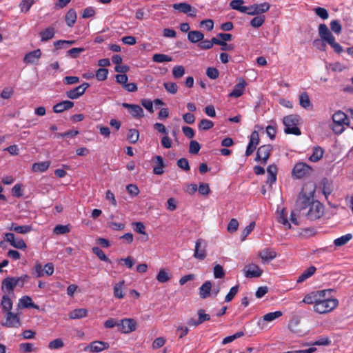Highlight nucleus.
Returning a JSON list of instances; mask_svg holds the SVG:
<instances>
[{
	"label": "nucleus",
	"instance_id": "1",
	"mask_svg": "<svg viewBox=\"0 0 353 353\" xmlns=\"http://www.w3.org/2000/svg\"><path fill=\"white\" fill-rule=\"evenodd\" d=\"M339 305V301L336 299L325 298L321 296L316 305L313 306L314 311L319 314H325L334 310Z\"/></svg>",
	"mask_w": 353,
	"mask_h": 353
},
{
	"label": "nucleus",
	"instance_id": "2",
	"mask_svg": "<svg viewBox=\"0 0 353 353\" xmlns=\"http://www.w3.org/2000/svg\"><path fill=\"white\" fill-rule=\"evenodd\" d=\"M301 117L297 114H290L283 118V124L285 125L284 132L286 134L300 135L301 130L297 127L300 123Z\"/></svg>",
	"mask_w": 353,
	"mask_h": 353
},
{
	"label": "nucleus",
	"instance_id": "3",
	"mask_svg": "<svg viewBox=\"0 0 353 353\" xmlns=\"http://www.w3.org/2000/svg\"><path fill=\"white\" fill-rule=\"evenodd\" d=\"M324 214V206L319 201L312 200L308 210L305 212H303L302 215L312 221L320 219Z\"/></svg>",
	"mask_w": 353,
	"mask_h": 353
},
{
	"label": "nucleus",
	"instance_id": "4",
	"mask_svg": "<svg viewBox=\"0 0 353 353\" xmlns=\"http://www.w3.org/2000/svg\"><path fill=\"white\" fill-rule=\"evenodd\" d=\"M312 172V169L309 165L299 162L294 166L292 175L294 179H299L310 175Z\"/></svg>",
	"mask_w": 353,
	"mask_h": 353
},
{
	"label": "nucleus",
	"instance_id": "5",
	"mask_svg": "<svg viewBox=\"0 0 353 353\" xmlns=\"http://www.w3.org/2000/svg\"><path fill=\"white\" fill-rule=\"evenodd\" d=\"M272 148H273L270 144L260 146L257 150L255 161L260 162L264 165H266L268 160L271 155Z\"/></svg>",
	"mask_w": 353,
	"mask_h": 353
},
{
	"label": "nucleus",
	"instance_id": "6",
	"mask_svg": "<svg viewBox=\"0 0 353 353\" xmlns=\"http://www.w3.org/2000/svg\"><path fill=\"white\" fill-rule=\"evenodd\" d=\"M137 322L132 318H125L119 321V331L123 334H130L136 330Z\"/></svg>",
	"mask_w": 353,
	"mask_h": 353
},
{
	"label": "nucleus",
	"instance_id": "7",
	"mask_svg": "<svg viewBox=\"0 0 353 353\" xmlns=\"http://www.w3.org/2000/svg\"><path fill=\"white\" fill-rule=\"evenodd\" d=\"M1 325L6 327L18 328L21 325L19 314L13 312H7L5 314V321H2Z\"/></svg>",
	"mask_w": 353,
	"mask_h": 353
},
{
	"label": "nucleus",
	"instance_id": "8",
	"mask_svg": "<svg viewBox=\"0 0 353 353\" xmlns=\"http://www.w3.org/2000/svg\"><path fill=\"white\" fill-rule=\"evenodd\" d=\"M312 203L311 198L305 193L301 192L296 201L295 211L299 212L301 215L310 207Z\"/></svg>",
	"mask_w": 353,
	"mask_h": 353
},
{
	"label": "nucleus",
	"instance_id": "9",
	"mask_svg": "<svg viewBox=\"0 0 353 353\" xmlns=\"http://www.w3.org/2000/svg\"><path fill=\"white\" fill-rule=\"evenodd\" d=\"M28 278V276L26 275L23 277H19V278H14V277H7L2 281L1 288L3 290L6 291H12L14 288L19 285V281H21V287L23 286V283L25 281V279Z\"/></svg>",
	"mask_w": 353,
	"mask_h": 353
},
{
	"label": "nucleus",
	"instance_id": "10",
	"mask_svg": "<svg viewBox=\"0 0 353 353\" xmlns=\"http://www.w3.org/2000/svg\"><path fill=\"white\" fill-rule=\"evenodd\" d=\"M332 291V289H328L319 290L316 292H312L310 294H306L304 296L303 299L302 300L301 303H304L306 304H313L314 305L316 304L318 300H319V299L321 296H325L327 292H331Z\"/></svg>",
	"mask_w": 353,
	"mask_h": 353
},
{
	"label": "nucleus",
	"instance_id": "11",
	"mask_svg": "<svg viewBox=\"0 0 353 353\" xmlns=\"http://www.w3.org/2000/svg\"><path fill=\"white\" fill-rule=\"evenodd\" d=\"M206 247V241L202 239H199L195 243V248L194 252V258L201 261L203 260L207 255Z\"/></svg>",
	"mask_w": 353,
	"mask_h": 353
},
{
	"label": "nucleus",
	"instance_id": "12",
	"mask_svg": "<svg viewBox=\"0 0 353 353\" xmlns=\"http://www.w3.org/2000/svg\"><path fill=\"white\" fill-rule=\"evenodd\" d=\"M90 87V84L84 82L80 85L66 92V97L70 99H77L81 97L85 90Z\"/></svg>",
	"mask_w": 353,
	"mask_h": 353
},
{
	"label": "nucleus",
	"instance_id": "13",
	"mask_svg": "<svg viewBox=\"0 0 353 353\" xmlns=\"http://www.w3.org/2000/svg\"><path fill=\"white\" fill-rule=\"evenodd\" d=\"M259 143V133L254 130L252 132L250 137V141L248 145L247 146L245 151V156H250L254 151L256 150L257 145Z\"/></svg>",
	"mask_w": 353,
	"mask_h": 353
},
{
	"label": "nucleus",
	"instance_id": "14",
	"mask_svg": "<svg viewBox=\"0 0 353 353\" xmlns=\"http://www.w3.org/2000/svg\"><path fill=\"white\" fill-rule=\"evenodd\" d=\"M332 120H333L334 123L336 125H338L339 127L341 128L339 130H337L334 128H333V130L336 133H337V132L341 133L342 132V128H343V125L345 123H346L345 121L347 120V115L344 112H343L342 111L339 110V111L336 112L332 115Z\"/></svg>",
	"mask_w": 353,
	"mask_h": 353
},
{
	"label": "nucleus",
	"instance_id": "15",
	"mask_svg": "<svg viewBox=\"0 0 353 353\" xmlns=\"http://www.w3.org/2000/svg\"><path fill=\"white\" fill-rule=\"evenodd\" d=\"M258 256L261 259L263 263H268L276 257L277 253L273 249L268 248L259 251Z\"/></svg>",
	"mask_w": 353,
	"mask_h": 353
},
{
	"label": "nucleus",
	"instance_id": "16",
	"mask_svg": "<svg viewBox=\"0 0 353 353\" xmlns=\"http://www.w3.org/2000/svg\"><path fill=\"white\" fill-rule=\"evenodd\" d=\"M245 276L247 278H257L261 276L263 270L256 264L250 263L245 267Z\"/></svg>",
	"mask_w": 353,
	"mask_h": 353
},
{
	"label": "nucleus",
	"instance_id": "17",
	"mask_svg": "<svg viewBox=\"0 0 353 353\" xmlns=\"http://www.w3.org/2000/svg\"><path fill=\"white\" fill-rule=\"evenodd\" d=\"M270 8V5L268 2H264L261 3H255L250 6V12H249V15H260L263 13H265L269 10Z\"/></svg>",
	"mask_w": 353,
	"mask_h": 353
},
{
	"label": "nucleus",
	"instance_id": "18",
	"mask_svg": "<svg viewBox=\"0 0 353 353\" xmlns=\"http://www.w3.org/2000/svg\"><path fill=\"white\" fill-rule=\"evenodd\" d=\"M238 81L239 83L234 85L232 91L229 93L228 97L238 98L243 94L247 83L243 78H239Z\"/></svg>",
	"mask_w": 353,
	"mask_h": 353
},
{
	"label": "nucleus",
	"instance_id": "19",
	"mask_svg": "<svg viewBox=\"0 0 353 353\" xmlns=\"http://www.w3.org/2000/svg\"><path fill=\"white\" fill-rule=\"evenodd\" d=\"M41 50L40 49H37L26 54L23 61L26 64L37 63L41 57Z\"/></svg>",
	"mask_w": 353,
	"mask_h": 353
},
{
	"label": "nucleus",
	"instance_id": "20",
	"mask_svg": "<svg viewBox=\"0 0 353 353\" xmlns=\"http://www.w3.org/2000/svg\"><path fill=\"white\" fill-rule=\"evenodd\" d=\"M172 8L174 10H177L184 14L189 13V16L191 17H196V9L193 8L191 5L188 3H174L172 5Z\"/></svg>",
	"mask_w": 353,
	"mask_h": 353
},
{
	"label": "nucleus",
	"instance_id": "21",
	"mask_svg": "<svg viewBox=\"0 0 353 353\" xmlns=\"http://www.w3.org/2000/svg\"><path fill=\"white\" fill-rule=\"evenodd\" d=\"M122 106L128 108L130 114L134 118H142L144 116L143 110L139 105L123 103Z\"/></svg>",
	"mask_w": 353,
	"mask_h": 353
},
{
	"label": "nucleus",
	"instance_id": "22",
	"mask_svg": "<svg viewBox=\"0 0 353 353\" xmlns=\"http://www.w3.org/2000/svg\"><path fill=\"white\" fill-rule=\"evenodd\" d=\"M319 34L321 39L323 41H326L327 43L335 39L332 32L329 30L327 26L324 23L319 25Z\"/></svg>",
	"mask_w": 353,
	"mask_h": 353
},
{
	"label": "nucleus",
	"instance_id": "23",
	"mask_svg": "<svg viewBox=\"0 0 353 353\" xmlns=\"http://www.w3.org/2000/svg\"><path fill=\"white\" fill-rule=\"evenodd\" d=\"M110 345L107 342L101 341H92L89 345V349L91 352H100L104 350L108 349Z\"/></svg>",
	"mask_w": 353,
	"mask_h": 353
},
{
	"label": "nucleus",
	"instance_id": "24",
	"mask_svg": "<svg viewBox=\"0 0 353 353\" xmlns=\"http://www.w3.org/2000/svg\"><path fill=\"white\" fill-rule=\"evenodd\" d=\"M268 177L265 183L270 186L276 181L277 167L275 164H271L267 168Z\"/></svg>",
	"mask_w": 353,
	"mask_h": 353
},
{
	"label": "nucleus",
	"instance_id": "25",
	"mask_svg": "<svg viewBox=\"0 0 353 353\" xmlns=\"http://www.w3.org/2000/svg\"><path fill=\"white\" fill-rule=\"evenodd\" d=\"M74 106V103L71 101L65 100L57 103L53 106V111L55 113H61L65 110H69Z\"/></svg>",
	"mask_w": 353,
	"mask_h": 353
},
{
	"label": "nucleus",
	"instance_id": "26",
	"mask_svg": "<svg viewBox=\"0 0 353 353\" xmlns=\"http://www.w3.org/2000/svg\"><path fill=\"white\" fill-rule=\"evenodd\" d=\"M10 231H13L18 234H27L32 230V226L28 225H19L16 223H12L10 226L8 228Z\"/></svg>",
	"mask_w": 353,
	"mask_h": 353
},
{
	"label": "nucleus",
	"instance_id": "27",
	"mask_svg": "<svg viewBox=\"0 0 353 353\" xmlns=\"http://www.w3.org/2000/svg\"><path fill=\"white\" fill-rule=\"evenodd\" d=\"M154 161L156 165L153 167V173L157 175H161L164 173L163 168L165 166L164 164L163 159L161 156H155Z\"/></svg>",
	"mask_w": 353,
	"mask_h": 353
},
{
	"label": "nucleus",
	"instance_id": "28",
	"mask_svg": "<svg viewBox=\"0 0 353 353\" xmlns=\"http://www.w3.org/2000/svg\"><path fill=\"white\" fill-rule=\"evenodd\" d=\"M55 28L52 26H50L39 32L41 41L46 42L52 39L55 34Z\"/></svg>",
	"mask_w": 353,
	"mask_h": 353
},
{
	"label": "nucleus",
	"instance_id": "29",
	"mask_svg": "<svg viewBox=\"0 0 353 353\" xmlns=\"http://www.w3.org/2000/svg\"><path fill=\"white\" fill-rule=\"evenodd\" d=\"M212 283L210 281H205L199 288V295L202 299H207L210 296Z\"/></svg>",
	"mask_w": 353,
	"mask_h": 353
},
{
	"label": "nucleus",
	"instance_id": "30",
	"mask_svg": "<svg viewBox=\"0 0 353 353\" xmlns=\"http://www.w3.org/2000/svg\"><path fill=\"white\" fill-rule=\"evenodd\" d=\"M77 12L74 8H70L65 16V21L68 26L73 27L77 21Z\"/></svg>",
	"mask_w": 353,
	"mask_h": 353
},
{
	"label": "nucleus",
	"instance_id": "31",
	"mask_svg": "<svg viewBox=\"0 0 353 353\" xmlns=\"http://www.w3.org/2000/svg\"><path fill=\"white\" fill-rule=\"evenodd\" d=\"M19 307L23 308L32 307L39 309V306L32 303V299L28 296H23L19 301Z\"/></svg>",
	"mask_w": 353,
	"mask_h": 353
},
{
	"label": "nucleus",
	"instance_id": "32",
	"mask_svg": "<svg viewBox=\"0 0 353 353\" xmlns=\"http://www.w3.org/2000/svg\"><path fill=\"white\" fill-rule=\"evenodd\" d=\"M204 34L199 30L189 31L188 39L191 43H197L203 39Z\"/></svg>",
	"mask_w": 353,
	"mask_h": 353
},
{
	"label": "nucleus",
	"instance_id": "33",
	"mask_svg": "<svg viewBox=\"0 0 353 353\" xmlns=\"http://www.w3.org/2000/svg\"><path fill=\"white\" fill-rule=\"evenodd\" d=\"M316 268L312 265L309 267L307 270H305L297 279V283H302L305 281L306 279L312 276L316 272Z\"/></svg>",
	"mask_w": 353,
	"mask_h": 353
},
{
	"label": "nucleus",
	"instance_id": "34",
	"mask_svg": "<svg viewBox=\"0 0 353 353\" xmlns=\"http://www.w3.org/2000/svg\"><path fill=\"white\" fill-rule=\"evenodd\" d=\"M88 314V310L84 308H78L72 310L70 312L69 317L71 319H79L85 317Z\"/></svg>",
	"mask_w": 353,
	"mask_h": 353
},
{
	"label": "nucleus",
	"instance_id": "35",
	"mask_svg": "<svg viewBox=\"0 0 353 353\" xmlns=\"http://www.w3.org/2000/svg\"><path fill=\"white\" fill-rule=\"evenodd\" d=\"M323 154L324 151L321 147H314L312 155L309 157V160L312 162H317L323 157Z\"/></svg>",
	"mask_w": 353,
	"mask_h": 353
},
{
	"label": "nucleus",
	"instance_id": "36",
	"mask_svg": "<svg viewBox=\"0 0 353 353\" xmlns=\"http://www.w3.org/2000/svg\"><path fill=\"white\" fill-rule=\"evenodd\" d=\"M1 305L6 314H7V312H12V301L8 295L3 296Z\"/></svg>",
	"mask_w": 353,
	"mask_h": 353
},
{
	"label": "nucleus",
	"instance_id": "37",
	"mask_svg": "<svg viewBox=\"0 0 353 353\" xmlns=\"http://www.w3.org/2000/svg\"><path fill=\"white\" fill-rule=\"evenodd\" d=\"M50 165V161H42L39 163H34L32 165V169L33 172H45L46 171Z\"/></svg>",
	"mask_w": 353,
	"mask_h": 353
},
{
	"label": "nucleus",
	"instance_id": "38",
	"mask_svg": "<svg viewBox=\"0 0 353 353\" xmlns=\"http://www.w3.org/2000/svg\"><path fill=\"white\" fill-rule=\"evenodd\" d=\"M352 239V234H347L345 235L341 236V237L336 239L334 241V245L336 247H340V246L344 245Z\"/></svg>",
	"mask_w": 353,
	"mask_h": 353
},
{
	"label": "nucleus",
	"instance_id": "39",
	"mask_svg": "<svg viewBox=\"0 0 353 353\" xmlns=\"http://www.w3.org/2000/svg\"><path fill=\"white\" fill-rule=\"evenodd\" d=\"M299 103L303 108H309L312 105L310 102L308 94L306 92H303L299 95Z\"/></svg>",
	"mask_w": 353,
	"mask_h": 353
},
{
	"label": "nucleus",
	"instance_id": "40",
	"mask_svg": "<svg viewBox=\"0 0 353 353\" xmlns=\"http://www.w3.org/2000/svg\"><path fill=\"white\" fill-rule=\"evenodd\" d=\"M125 281L124 280L116 283L114 286V296L118 299H122L124 296V294L123 293V286L124 285Z\"/></svg>",
	"mask_w": 353,
	"mask_h": 353
},
{
	"label": "nucleus",
	"instance_id": "41",
	"mask_svg": "<svg viewBox=\"0 0 353 353\" xmlns=\"http://www.w3.org/2000/svg\"><path fill=\"white\" fill-rule=\"evenodd\" d=\"M171 279V276L164 269H160L158 274L157 275V280L159 283H166Z\"/></svg>",
	"mask_w": 353,
	"mask_h": 353
},
{
	"label": "nucleus",
	"instance_id": "42",
	"mask_svg": "<svg viewBox=\"0 0 353 353\" xmlns=\"http://www.w3.org/2000/svg\"><path fill=\"white\" fill-rule=\"evenodd\" d=\"M139 138V132L137 129H130L128 133V141L132 143H136Z\"/></svg>",
	"mask_w": 353,
	"mask_h": 353
},
{
	"label": "nucleus",
	"instance_id": "43",
	"mask_svg": "<svg viewBox=\"0 0 353 353\" xmlns=\"http://www.w3.org/2000/svg\"><path fill=\"white\" fill-rule=\"evenodd\" d=\"M34 3V0H22L19 5L21 12H28Z\"/></svg>",
	"mask_w": 353,
	"mask_h": 353
},
{
	"label": "nucleus",
	"instance_id": "44",
	"mask_svg": "<svg viewBox=\"0 0 353 353\" xmlns=\"http://www.w3.org/2000/svg\"><path fill=\"white\" fill-rule=\"evenodd\" d=\"M172 58L164 54H154L152 57V61L156 63L169 62Z\"/></svg>",
	"mask_w": 353,
	"mask_h": 353
},
{
	"label": "nucleus",
	"instance_id": "45",
	"mask_svg": "<svg viewBox=\"0 0 353 353\" xmlns=\"http://www.w3.org/2000/svg\"><path fill=\"white\" fill-rule=\"evenodd\" d=\"M214 126V123L206 119H201L198 124L199 129L200 130H208L212 128Z\"/></svg>",
	"mask_w": 353,
	"mask_h": 353
},
{
	"label": "nucleus",
	"instance_id": "46",
	"mask_svg": "<svg viewBox=\"0 0 353 353\" xmlns=\"http://www.w3.org/2000/svg\"><path fill=\"white\" fill-rule=\"evenodd\" d=\"M70 228L69 225H57L54 227L53 232L57 235L65 234L70 232Z\"/></svg>",
	"mask_w": 353,
	"mask_h": 353
},
{
	"label": "nucleus",
	"instance_id": "47",
	"mask_svg": "<svg viewBox=\"0 0 353 353\" xmlns=\"http://www.w3.org/2000/svg\"><path fill=\"white\" fill-rule=\"evenodd\" d=\"M92 250V252L94 254H96L101 261L108 262V263H111L110 260L109 259V258H108L106 256L104 252L101 249H100L99 247H93Z\"/></svg>",
	"mask_w": 353,
	"mask_h": 353
},
{
	"label": "nucleus",
	"instance_id": "48",
	"mask_svg": "<svg viewBox=\"0 0 353 353\" xmlns=\"http://www.w3.org/2000/svg\"><path fill=\"white\" fill-rule=\"evenodd\" d=\"M265 18L263 15H257L250 21V25L253 28H259L265 22Z\"/></svg>",
	"mask_w": 353,
	"mask_h": 353
},
{
	"label": "nucleus",
	"instance_id": "49",
	"mask_svg": "<svg viewBox=\"0 0 353 353\" xmlns=\"http://www.w3.org/2000/svg\"><path fill=\"white\" fill-rule=\"evenodd\" d=\"M214 42H215L216 45L221 46V50L223 51H232L234 50V46L233 44L227 43L223 41H221L217 38V39H214Z\"/></svg>",
	"mask_w": 353,
	"mask_h": 353
},
{
	"label": "nucleus",
	"instance_id": "50",
	"mask_svg": "<svg viewBox=\"0 0 353 353\" xmlns=\"http://www.w3.org/2000/svg\"><path fill=\"white\" fill-rule=\"evenodd\" d=\"M185 70L183 65H176L172 69V75L174 79H180L185 74Z\"/></svg>",
	"mask_w": 353,
	"mask_h": 353
},
{
	"label": "nucleus",
	"instance_id": "51",
	"mask_svg": "<svg viewBox=\"0 0 353 353\" xmlns=\"http://www.w3.org/2000/svg\"><path fill=\"white\" fill-rule=\"evenodd\" d=\"M134 225V230L143 235H145V241L148 239V235L145 233V227L144 224L141 222H135L133 223Z\"/></svg>",
	"mask_w": 353,
	"mask_h": 353
},
{
	"label": "nucleus",
	"instance_id": "52",
	"mask_svg": "<svg viewBox=\"0 0 353 353\" xmlns=\"http://www.w3.org/2000/svg\"><path fill=\"white\" fill-rule=\"evenodd\" d=\"M214 39H217V38L212 37L211 40H202L198 46L201 50H209L215 44Z\"/></svg>",
	"mask_w": 353,
	"mask_h": 353
},
{
	"label": "nucleus",
	"instance_id": "53",
	"mask_svg": "<svg viewBox=\"0 0 353 353\" xmlns=\"http://www.w3.org/2000/svg\"><path fill=\"white\" fill-rule=\"evenodd\" d=\"M165 89L170 94H174L178 91V86L174 82H165L163 83Z\"/></svg>",
	"mask_w": 353,
	"mask_h": 353
},
{
	"label": "nucleus",
	"instance_id": "54",
	"mask_svg": "<svg viewBox=\"0 0 353 353\" xmlns=\"http://www.w3.org/2000/svg\"><path fill=\"white\" fill-rule=\"evenodd\" d=\"M281 316H282V312L281 311H276L274 312H270V313L265 314L263 316V319L265 321L270 322V321H272Z\"/></svg>",
	"mask_w": 353,
	"mask_h": 353
},
{
	"label": "nucleus",
	"instance_id": "55",
	"mask_svg": "<svg viewBox=\"0 0 353 353\" xmlns=\"http://www.w3.org/2000/svg\"><path fill=\"white\" fill-rule=\"evenodd\" d=\"M214 276L216 279H222L225 276V272L223 267L219 264H216L213 268Z\"/></svg>",
	"mask_w": 353,
	"mask_h": 353
},
{
	"label": "nucleus",
	"instance_id": "56",
	"mask_svg": "<svg viewBox=\"0 0 353 353\" xmlns=\"http://www.w3.org/2000/svg\"><path fill=\"white\" fill-rule=\"evenodd\" d=\"M64 343L61 339H56L52 341H50L48 344V347L51 350L59 349L63 347Z\"/></svg>",
	"mask_w": 353,
	"mask_h": 353
},
{
	"label": "nucleus",
	"instance_id": "57",
	"mask_svg": "<svg viewBox=\"0 0 353 353\" xmlns=\"http://www.w3.org/2000/svg\"><path fill=\"white\" fill-rule=\"evenodd\" d=\"M201 149V145L196 141H191L190 143L189 152L190 154H196Z\"/></svg>",
	"mask_w": 353,
	"mask_h": 353
},
{
	"label": "nucleus",
	"instance_id": "58",
	"mask_svg": "<svg viewBox=\"0 0 353 353\" xmlns=\"http://www.w3.org/2000/svg\"><path fill=\"white\" fill-rule=\"evenodd\" d=\"M108 70L106 68H99L96 71V78L99 81H104L107 79Z\"/></svg>",
	"mask_w": 353,
	"mask_h": 353
},
{
	"label": "nucleus",
	"instance_id": "59",
	"mask_svg": "<svg viewBox=\"0 0 353 353\" xmlns=\"http://www.w3.org/2000/svg\"><path fill=\"white\" fill-rule=\"evenodd\" d=\"M239 221L236 219H232L227 227V230L228 232L230 233H234L239 228Z\"/></svg>",
	"mask_w": 353,
	"mask_h": 353
},
{
	"label": "nucleus",
	"instance_id": "60",
	"mask_svg": "<svg viewBox=\"0 0 353 353\" xmlns=\"http://www.w3.org/2000/svg\"><path fill=\"white\" fill-rule=\"evenodd\" d=\"M239 290V285L233 286L230 288V292L228 293V294L225 296V302H230L231 301L235 295L238 293Z\"/></svg>",
	"mask_w": 353,
	"mask_h": 353
},
{
	"label": "nucleus",
	"instance_id": "61",
	"mask_svg": "<svg viewBox=\"0 0 353 353\" xmlns=\"http://www.w3.org/2000/svg\"><path fill=\"white\" fill-rule=\"evenodd\" d=\"M206 74L210 79H216L219 77V71L216 68L209 67L207 68Z\"/></svg>",
	"mask_w": 353,
	"mask_h": 353
},
{
	"label": "nucleus",
	"instance_id": "62",
	"mask_svg": "<svg viewBox=\"0 0 353 353\" xmlns=\"http://www.w3.org/2000/svg\"><path fill=\"white\" fill-rule=\"evenodd\" d=\"M255 225V222L252 221L248 225L245 227L241 234L243 241L252 232V231L254 229Z\"/></svg>",
	"mask_w": 353,
	"mask_h": 353
},
{
	"label": "nucleus",
	"instance_id": "63",
	"mask_svg": "<svg viewBox=\"0 0 353 353\" xmlns=\"http://www.w3.org/2000/svg\"><path fill=\"white\" fill-rule=\"evenodd\" d=\"M314 12L322 19H327L329 17L328 12L325 8L317 7L314 8Z\"/></svg>",
	"mask_w": 353,
	"mask_h": 353
},
{
	"label": "nucleus",
	"instance_id": "64",
	"mask_svg": "<svg viewBox=\"0 0 353 353\" xmlns=\"http://www.w3.org/2000/svg\"><path fill=\"white\" fill-rule=\"evenodd\" d=\"M177 165L182 170L185 171H189L190 170V167L189 165V162L185 158H181L177 161Z\"/></svg>",
	"mask_w": 353,
	"mask_h": 353
}]
</instances>
